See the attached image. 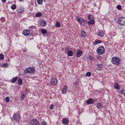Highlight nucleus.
Instances as JSON below:
<instances>
[{
	"label": "nucleus",
	"mask_w": 125,
	"mask_h": 125,
	"mask_svg": "<svg viewBox=\"0 0 125 125\" xmlns=\"http://www.w3.org/2000/svg\"><path fill=\"white\" fill-rule=\"evenodd\" d=\"M93 103H94V101L92 99H89L87 101V104H93Z\"/></svg>",
	"instance_id": "18"
},
{
	"label": "nucleus",
	"mask_w": 125,
	"mask_h": 125,
	"mask_svg": "<svg viewBox=\"0 0 125 125\" xmlns=\"http://www.w3.org/2000/svg\"><path fill=\"white\" fill-rule=\"evenodd\" d=\"M41 124H42V125H47V124L46 123V122H45V121H42L41 123Z\"/></svg>",
	"instance_id": "39"
},
{
	"label": "nucleus",
	"mask_w": 125,
	"mask_h": 125,
	"mask_svg": "<svg viewBox=\"0 0 125 125\" xmlns=\"http://www.w3.org/2000/svg\"><path fill=\"white\" fill-rule=\"evenodd\" d=\"M94 20H90V21H88V25H94Z\"/></svg>",
	"instance_id": "21"
},
{
	"label": "nucleus",
	"mask_w": 125,
	"mask_h": 125,
	"mask_svg": "<svg viewBox=\"0 0 125 125\" xmlns=\"http://www.w3.org/2000/svg\"><path fill=\"white\" fill-rule=\"evenodd\" d=\"M117 9H118L119 10H121V9H122V6L121 5H118L117 6Z\"/></svg>",
	"instance_id": "36"
},
{
	"label": "nucleus",
	"mask_w": 125,
	"mask_h": 125,
	"mask_svg": "<svg viewBox=\"0 0 125 125\" xmlns=\"http://www.w3.org/2000/svg\"><path fill=\"white\" fill-rule=\"evenodd\" d=\"M20 1H23V0H19Z\"/></svg>",
	"instance_id": "46"
},
{
	"label": "nucleus",
	"mask_w": 125,
	"mask_h": 125,
	"mask_svg": "<svg viewBox=\"0 0 125 125\" xmlns=\"http://www.w3.org/2000/svg\"><path fill=\"white\" fill-rule=\"evenodd\" d=\"M38 4H42V0H37Z\"/></svg>",
	"instance_id": "35"
},
{
	"label": "nucleus",
	"mask_w": 125,
	"mask_h": 125,
	"mask_svg": "<svg viewBox=\"0 0 125 125\" xmlns=\"http://www.w3.org/2000/svg\"><path fill=\"white\" fill-rule=\"evenodd\" d=\"M56 27L57 28H60V27H61V24H60V22L57 21L56 23Z\"/></svg>",
	"instance_id": "28"
},
{
	"label": "nucleus",
	"mask_w": 125,
	"mask_h": 125,
	"mask_svg": "<svg viewBox=\"0 0 125 125\" xmlns=\"http://www.w3.org/2000/svg\"><path fill=\"white\" fill-rule=\"evenodd\" d=\"M62 124H63V125L69 124V119H68V118H63L62 119Z\"/></svg>",
	"instance_id": "14"
},
{
	"label": "nucleus",
	"mask_w": 125,
	"mask_h": 125,
	"mask_svg": "<svg viewBox=\"0 0 125 125\" xmlns=\"http://www.w3.org/2000/svg\"><path fill=\"white\" fill-rule=\"evenodd\" d=\"M19 85H22V79H19L18 81Z\"/></svg>",
	"instance_id": "30"
},
{
	"label": "nucleus",
	"mask_w": 125,
	"mask_h": 125,
	"mask_svg": "<svg viewBox=\"0 0 125 125\" xmlns=\"http://www.w3.org/2000/svg\"><path fill=\"white\" fill-rule=\"evenodd\" d=\"M42 15V14L41 12H39L36 14V17H41Z\"/></svg>",
	"instance_id": "25"
},
{
	"label": "nucleus",
	"mask_w": 125,
	"mask_h": 125,
	"mask_svg": "<svg viewBox=\"0 0 125 125\" xmlns=\"http://www.w3.org/2000/svg\"><path fill=\"white\" fill-rule=\"evenodd\" d=\"M83 55V52L79 49L77 50V52L76 53L77 57H81Z\"/></svg>",
	"instance_id": "13"
},
{
	"label": "nucleus",
	"mask_w": 125,
	"mask_h": 125,
	"mask_svg": "<svg viewBox=\"0 0 125 125\" xmlns=\"http://www.w3.org/2000/svg\"><path fill=\"white\" fill-rule=\"evenodd\" d=\"M121 94H124V96L125 97V90L121 92Z\"/></svg>",
	"instance_id": "41"
},
{
	"label": "nucleus",
	"mask_w": 125,
	"mask_h": 125,
	"mask_svg": "<svg viewBox=\"0 0 125 125\" xmlns=\"http://www.w3.org/2000/svg\"><path fill=\"white\" fill-rule=\"evenodd\" d=\"M91 76V72H87L86 73V77H90Z\"/></svg>",
	"instance_id": "34"
},
{
	"label": "nucleus",
	"mask_w": 125,
	"mask_h": 125,
	"mask_svg": "<svg viewBox=\"0 0 125 125\" xmlns=\"http://www.w3.org/2000/svg\"><path fill=\"white\" fill-rule=\"evenodd\" d=\"M40 25L41 26H42V27H45V26H46V21L43 20L41 21Z\"/></svg>",
	"instance_id": "15"
},
{
	"label": "nucleus",
	"mask_w": 125,
	"mask_h": 125,
	"mask_svg": "<svg viewBox=\"0 0 125 125\" xmlns=\"http://www.w3.org/2000/svg\"><path fill=\"white\" fill-rule=\"evenodd\" d=\"M5 21V19H4V18H1V21L2 22H4Z\"/></svg>",
	"instance_id": "42"
},
{
	"label": "nucleus",
	"mask_w": 125,
	"mask_h": 125,
	"mask_svg": "<svg viewBox=\"0 0 125 125\" xmlns=\"http://www.w3.org/2000/svg\"><path fill=\"white\" fill-rule=\"evenodd\" d=\"M17 11L18 13H23L25 11L24 10V8L20 7L17 9Z\"/></svg>",
	"instance_id": "11"
},
{
	"label": "nucleus",
	"mask_w": 125,
	"mask_h": 125,
	"mask_svg": "<svg viewBox=\"0 0 125 125\" xmlns=\"http://www.w3.org/2000/svg\"><path fill=\"white\" fill-rule=\"evenodd\" d=\"M81 36L83 38H86V33H85V31H82L81 33Z\"/></svg>",
	"instance_id": "20"
},
{
	"label": "nucleus",
	"mask_w": 125,
	"mask_h": 125,
	"mask_svg": "<svg viewBox=\"0 0 125 125\" xmlns=\"http://www.w3.org/2000/svg\"><path fill=\"white\" fill-rule=\"evenodd\" d=\"M31 125H40V121L37 119H33L31 122Z\"/></svg>",
	"instance_id": "8"
},
{
	"label": "nucleus",
	"mask_w": 125,
	"mask_h": 125,
	"mask_svg": "<svg viewBox=\"0 0 125 125\" xmlns=\"http://www.w3.org/2000/svg\"><path fill=\"white\" fill-rule=\"evenodd\" d=\"M24 98H25V94H21V101L24 100Z\"/></svg>",
	"instance_id": "33"
},
{
	"label": "nucleus",
	"mask_w": 125,
	"mask_h": 125,
	"mask_svg": "<svg viewBox=\"0 0 125 125\" xmlns=\"http://www.w3.org/2000/svg\"><path fill=\"white\" fill-rule=\"evenodd\" d=\"M111 62L112 64L119 66L121 64V60L116 57H113L111 59Z\"/></svg>",
	"instance_id": "2"
},
{
	"label": "nucleus",
	"mask_w": 125,
	"mask_h": 125,
	"mask_svg": "<svg viewBox=\"0 0 125 125\" xmlns=\"http://www.w3.org/2000/svg\"><path fill=\"white\" fill-rule=\"evenodd\" d=\"M98 36L99 37H104V35H105V32L103 30H99L98 31L97 33Z\"/></svg>",
	"instance_id": "10"
},
{
	"label": "nucleus",
	"mask_w": 125,
	"mask_h": 125,
	"mask_svg": "<svg viewBox=\"0 0 125 125\" xmlns=\"http://www.w3.org/2000/svg\"><path fill=\"white\" fill-rule=\"evenodd\" d=\"M65 52H67V50L65 49Z\"/></svg>",
	"instance_id": "47"
},
{
	"label": "nucleus",
	"mask_w": 125,
	"mask_h": 125,
	"mask_svg": "<svg viewBox=\"0 0 125 125\" xmlns=\"http://www.w3.org/2000/svg\"><path fill=\"white\" fill-rule=\"evenodd\" d=\"M35 72H36L35 67H33L26 68L24 70L25 74H31V75H33L35 74Z\"/></svg>",
	"instance_id": "1"
},
{
	"label": "nucleus",
	"mask_w": 125,
	"mask_h": 125,
	"mask_svg": "<svg viewBox=\"0 0 125 125\" xmlns=\"http://www.w3.org/2000/svg\"><path fill=\"white\" fill-rule=\"evenodd\" d=\"M10 101V99H9V97H7L6 98V102H7V103H8Z\"/></svg>",
	"instance_id": "37"
},
{
	"label": "nucleus",
	"mask_w": 125,
	"mask_h": 125,
	"mask_svg": "<svg viewBox=\"0 0 125 125\" xmlns=\"http://www.w3.org/2000/svg\"><path fill=\"white\" fill-rule=\"evenodd\" d=\"M103 68V65H102V64L99 63L97 64L96 69L97 71H101Z\"/></svg>",
	"instance_id": "9"
},
{
	"label": "nucleus",
	"mask_w": 125,
	"mask_h": 125,
	"mask_svg": "<svg viewBox=\"0 0 125 125\" xmlns=\"http://www.w3.org/2000/svg\"><path fill=\"white\" fill-rule=\"evenodd\" d=\"M17 80H18V77H14L12 79H11V83H15L16 82V81H17Z\"/></svg>",
	"instance_id": "19"
},
{
	"label": "nucleus",
	"mask_w": 125,
	"mask_h": 125,
	"mask_svg": "<svg viewBox=\"0 0 125 125\" xmlns=\"http://www.w3.org/2000/svg\"><path fill=\"white\" fill-rule=\"evenodd\" d=\"M21 118V116H20V114L18 113V114H14L13 116V119L15 120V121H16L17 122L19 121L20 120V118Z\"/></svg>",
	"instance_id": "7"
},
{
	"label": "nucleus",
	"mask_w": 125,
	"mask_h": 125,
	"mask_svg": "<svg viewBox=\"0 0 125 125\" xmlns=\"http://www.w3.org/2000/svg\"><path fill=\"white\" fill-rule=\"evenodd\" d=\"M2 67L3 68H8V63H5L2 65Z\"/></svg>",
	"instance_id": "29"
},
{
	"label": "nucleus",
	"mask_w": 125,
	"mask_h": 125,
	"mask_svg": "<svg viewBox=\"0 0 125 125\" xmlns=\"http://www.w3.org/2000/svg\"><path fill=\"white\" fill-rule=\"evenodd\" d=\"M50 82L52 85H56L57 83H58V80L57 79L53 78L51 79Z\"/></svg>",
	"instance_id": "6"
},
{
	"label": "nucleus",
	"mask_w": 125,
	"mask_h": 125,
	"mask_svg": "<svg viewBox=\"0 0 125 125\" xmlns=\"http://www.w3.org/2000/svg\"><path fill=\"white\" fill-rule=\"evenodd\" d=\"M114 87L115 89H117V90H120V89H121V87H120V85L117 83H114Z\"/></svg>",
	"instance_id": "16"
},
{
	"label": "nucleus",
	"mask_w": 125,
	"mask_h": 125,
	"mask_svg": "<svg viewBox=\"0 0 125 125\" xmlns=\"http://www.w3.org/2000/svg\"><path fill=\"white\" fill-rule=\"evenodd\" d=\"M75 85H77L78 83H74Z\"/></svg>",
	"instance_id": "45"
},
{
	"label": "nucleus",
	"mask_w": 125,
	"mask_h": 125,
	"mask_svg": "<svg viewBox=\"0 0 125 125\" xmlns=\"http://www.w3.org/2000/svg\"><path fill=\"white\" fill-rule=\"evenodd\" d=\"M118 24L121 25V26H125V17H121L118 20Z\"/></svg>",
	"instance_id": "4"
},
{
	"label": "nucleus",
	"mask_w": 125,
	"mask_h": 125,
	"mask_svg": "<svg viewBox=\"0 0 125 125\" xmlns=\"http://www.w3.org/2000/svg\"><path fill=\"white\" fill-rule=\"evenodd\" d=\"M41 33L43 35H45V34H46L47 33V31L46 30H45V29H42L41 30Z\"/></svg>",
	"instance_id": "26"
},
{
	"label": "nucleus",
	"mask_w": 125,
	"mask_h": 125,
	"mask_svg": "<svg viewBox=\"0 0 125 125\" xmlns=\"http://www.w3.org/2000/svg\"><path fill=\"white\" fill-rule=\"evenodd\" d=\"M76 20L77 21H78V22H79L80 25H83V26H84V25L85 24V21L81 17L77 18Z\"/></svg>",
	"instance_id": "5"
},
{
	"label": "nucleus",
	"mask_w": 125,
	"mask_h": 125,
	"mask_svg": "<svg viewBox=\"0 0 125 125\" xmlns=\"http://www.w3.org/2000/svg\"><path fill=\"white\" fill-rule=\"evenodd\" d=\"M4 59V55L2 54H0V60H3Z\"/></svg>",
	"instance_id": "32"
},
{
	"label": "nucleus",
	"mask_w": 125,
	"mask_h": 125,
	"mask_svg": "<svg viewBox=\"0 0 125 125\" xmlns=\"http://www.w3.org/2000/svg\"><path fill=\"white\" fill-rule=\"evenodd\" d=\"M29 30H30V31H34V30H36V26L35 25L29 26Z\"/></svg>",
	"instance_id": "22"
},
{
	"label": "nucleus",
	"mask_w": 125,
	"mask_h": 125,
	"mask_svg": "<svg viewBox=\"0 0 125 125\" xmlns=\"http://www.w3.org/2000/svg\"><path fill=\"white\" fill-rule=\"evenodd\" d=\"M53 107H54V105H53V104H51L50 106V110H52L53 109Z\"/></svg>",
	"instance_id": "40"
},
{
	"label": "nucleus",
	"mask_w": 125,
	"mask_h": 125,
	"mask_svg": "<svg viewBox=\"0 0 125 125\" xmlns=\"http://www.w3.org/2000/svg\"><path fill=\"white\" fill-rule=\"evenodd\" d=\"M99 43H102V41L100 40H96L95 41L94 44H99Z\"/></svg>",
	"instance_id": "23"
},
{
	"label": "nucleus",
	"mask_w": 125,
	"mask_h": 125,
	"mask_svg": "<svg viewBox=\"0 0 125 125\" xmlns=\"http://www.w3.org/2000/svg\"><path fill=\"white\" fill-rule=\"evenodd\" d=\"M2 2H4L5 3V2H6V0H1Z\"/></svg>",
	"instance_id": "43"
},
{
	"label": "nucleus",
	"mask_w": 125,
	"mask_h": 125,
	"mask_svg": "<svg viewBox=\"0 0 125 125\" xmlns=\"http://www.w3.org/2000/svg\"><path fill=\"white\" fill-rule=\"evenodd\" d=\"M62 94H66L67 93V86H64L62 91Z\"/></svg>",
	"instance_id": "17"
},
{
	"label": "nucleus",
	"mask_w": 125,
	"mask_h": 125,
	"mask_svg": "<svg viewBox=\"0 0 125 125\" xmlns=\"http://www.w3.org/2000/svg\"><path fill=\"white\" fill-rule=\"evenodd\" d=\"M88 19L89 20H92V16L91 15H88Z\"/></svg>",
	"instance_id": "38"
},
{
	"label": "nucleus",
	"mask_w": 125,
	"mask_h": 125,
	"mask_svg": "<svg viewBox=\"0 0 125 125\" xmlns=\"http://www.w3.org/2000/svg\"><path fill=\"white\" fill-rule=\"evenodd\" d=\"M16 7H17L16 4H13L11 6V8L13 10H15V9L16 8Z\"/></svg>",
	"instance_id": "31"
},
{
	"label": "nucleus",
	"mask_w": 125,
	"mask_h": 125,
	"mask_svg": "<svg viewBox=\"0 0 125 125\" xmlns=\"http://www.w3.org/2000/svg\"><path fill=\"white\" fill-rule=\"evenodd\" d=\"M22 34L24 36H29L30 35V31L28 29L22 31Z\"/></svg>",
	"instance_id": "12"
},
{
	"label": "nucleus",
	"mask_w": 125,
	"mask_h": 125,
	"mask_svg": "<svg viewBox=\"0 0 125 125\" xmlns=\"http://www.w3.org/2000/svg\"><path fill=\"white\" fill-rule=\"evenodd\" d=\"M89 59H90V60H92V58H91V56H89Z\"/></svg>",
	"instance_id": "44"
},
{
	"label": "nucleus",
	"mask_w": 125,
	"mask_h": 125,
	"mask_svg": "<svg viewBox=\"0 0 125 125\" xmlns=\"http://www.w3.org/2000/svg\"><path fill=\"white\" fill-rule=\"evenodd\" d=\"M97 108L98 109H101L102 108V104L101 103H98L97 104Z\"/></svg>",
	"instance_id": "24"
},
{
	"label": "nucleus",
	"mask_w": 125,
	"mask_h": 125,
	"mask_svg": "<svg viewBox=\"0 0 125 125\" xmlns=\"http://www.w3.org/2000/svg\"><path fill=\"white\" fill-rule=\"evenodd\" d=\"M68 56H73V51H68L67 52Z\"/></svg>",
	"instance_id": "27"
},
{
	"label": "nucleus",
	"mask_w": 125,
	"mask_h": 125,
	"mask_svg": "<svg viewBox=\"0 0 125 125\" xmlns=\"http://www.w3.org/2000/svg\"><path fill=\"white\" fill-rule=\"evenodd\" d=\"M97 53L99 55H102V54H104V53H105V48H104V46L100 47L97 50Z\"/></svg>",
	"instance_id": "3"
}]
</instances>
